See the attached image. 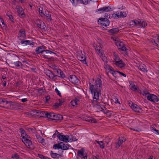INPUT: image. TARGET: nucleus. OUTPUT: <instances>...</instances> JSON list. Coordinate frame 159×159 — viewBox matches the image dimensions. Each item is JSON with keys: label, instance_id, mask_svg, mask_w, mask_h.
Returning <instances> with one entry per match:
<instances>
[{"label": "nucleus", "instance_id": "69168bd1", "mask_svg": "<svg viewBox=\"0 0 159 159\" xmlns=\"http://www.w3.org/2000/svg\"><path fill=\"white\" fill-rule=\"evenodd\" d=\"M83 2L82 4H88L89 2L90 1H89V0H83Z\"/></svg>", "mask_w": 159, "mask_h": 159}, {"label": "nucleus", "instance_id": "13d9d810", "mask_svg": "<svg viewBox=\"0 0 159 159\" xmlns=\"http://www.w3.org/2000/svg\"><path fill=\"white\" fill-rule=\"evenodd\" d=\"M22 62L23 63H25V64H24L25 65V68H26V67H27V68H29V67L27 66V65H26V64H27V65H29L30 66L29 64V62L27 61H26L25 60H23L22 61Z\"/></svg>", "mask_w": 159, "mask_h": 159}, {"label": "nucleus", "instance_id": "bf43d9fd", "mask_svg": "<svg viewBox=\"0 0 159 159\" xmlns=\"http://www.w3.org/2000/svg\"><path fill=\"white\" fill-rule=\"evenodd\" d=\"M30 69L33 72H36L35 70H36V68L35 66H34L33 65H31V67L30 68Z\"/></svg>", "mask_w": 159, "mask_h": 159}, {"label": "nucleus", "instance_id": "8fccbe9b", "mask_svg": "<svg viewBox=\"0 0 159 159\" xmlns=\"http://www.w3.org/2000/svg\"><path fill=\"white\" fill-rule=\"evenodd\" d=\"M38 141L39 143H41L43 145L46 144L45 142V139L43 138H42L41 137V139H39Z\"/></svg>", "mask_w": 159, "mask_h": 159}, {"label": "nucleus", "instance_id": "ddd939ff", "mask_svg": "<svg viewBox=\"0 0 159 159\" xmlns=\"http://www.w3.org/2000/svg\"><path fill=\"white\" fill-rule=\"evenodd\" d=\"M84 148H82L80 150H78L77 152V156L78 157L84 158V159H87V156H84Z\"/></svg>", "mask_w": 159, "mask_h": 159}, {"label": "nucleus", "instance_id": "5fc2aeb1", "mask_svg": "<svg viewBox=\"0 0 159 159\" xmlns=\"http://www.w3.org/2000/svg\"><path fill=\"white\" fill-rule=\"evenodd\" d=\"M108 72H110L111 73L114 77L116 78V71H115L113 70V69H110V70L108 71Z\"/></svg>", "mask_w": 159, "mask_h": 159}, {"label": "nucleus", "instance_id": "a19ab883", "mask_svg": "<svg viewBox=\"0 0 159 159\" xmlns=\"http://www.w3.org/2000/svg\"><path fill=\"white\" fill-rule=\"evenodd\" d=\"M41 9L40 8H39V15L42 17H44L45 16V14L43 11V9L41 8Z\"/></svg>", "mask_w": 159, "mask_h": 159}, {"label": "nucleus", "instance_id": "c03bdc74", "mask_svg": "<svg viewBox=\"0 0 159 159\" xmlns=\"http://www.w3.org/2000/svg\"><path fill=\"white\" fill-rule=\"evenodd\" d=\"M104 68L106 70H110V69H113V68L109 65L107 64L106 63H104Z\"/></svg>", "mask_w": 159, "mask_h": 159}, {"label": "nucleus", "instance_id": "0e129e2a", "mask_svg": "<svg viewBox=\"0 0 159 159\" xmlns=\"http://www.w3.org/2000/svg\"><path fill=\"white\" fill-rule=\"evenodd\" d=\"M59 103L56 102L54 103V106L55 108H57L61 106V105H60Z\"/></svg>", "mask_w": 159, "mask_h": 159}, {"label": "nucleus", "instance_id": "5701e85b", "mask_svg": "<svg viewBox=\"0 0 159 159\" xmlns=\"http://www.w3.org/2000/svg\"><path fill=\"white\" fill-rule=\"evenodd\" d=\"M50 155L52 158L57 159H58L59 157H61V154L56 153H54L52 151L50 152Z\"/></svg>", "mask_w": 159, "mask_h": 159}, {"label": "nucleus", "instance_id": "6ab92c4d", "mask_svg": "<svg viewBox=\"0 0 159 159\" xmlns=\"http://www.w3.org/2000/svg\"><path fill=\"white\" fill-rule=\"evenodd\" d=\"M18 35L19 37L23 39H25L26 38V35L24 29H21L20 30Z\"/></svg>", "mask_w": 159, "mask_h": 159}, {"label": "nucleus", "instance_id": "f257e3e1", "mask_svg": "<svg viewBox=\"0 0 159 159\" xmlns=\"http://www.w3.org/2000/svg\"><path fill=\"white\" fill-rule=\"evenodd\" d=\"M96 84H91L89 83V89L91 93L93 95V99L94 101H97L99 99V96H101V89L102 87L101 80L98 78L95 81Z\"/></svg>", "mask_w": 159, "mask_h": 159}, {"label": "nucleus", "instance_id": "4be33fe9", "mask_svg": "<svg viewBox=\"0 0 159 159\" xmlns=\"http://www.w3.org/2000/svg\"><path fill=\"white\" fill-rule=\"evenodd\" d=\"M78 58L79 60L81 61L83 64H86V66H88V65L87 64L86 61V57L84 56H83V54L82 55H80L78 56Z\"/></svg>", "mask_w": 159, "mask_h": 159}, {"label": "nucleus", "instance_id": "393cba45", "mask_svg": "<svg viewBox=\"0 0 159 159\" xmlns=\"http://www.w3.org/2000/svg\"><path fill=\"white\" fill-rule=\"evenodd\" d=\"M44 50L43 49H42L40 46L37 47L35 49L36 54H41V56Z\"/></svg>", "mask_w": 159, "mask_h": 159}, {"label": "nucleus", "instance_id": "4d7b16f0", "mask_svg": "<svg viewBox=\"0 0 159 159\" xmlns=\"http://www.w3.org/2000/svg\"><path fill=\"white\" fill-rule=\"evenodd\" d=\"M7 15L8 16L9 20H10L13 23H14L15 22L12 16L11 15H8V14H7Z\"/></svg>", "mask_w": 159, "mask_h": 159}, {"label": "nucleus", "instance_id": "7ed1b4c3", "mask_svg": "<svg viewBox=\"0 0 159 159\" xmlns=\"http://www.w3.org/2000/svg\"><path fill=\"white\" fill-rule=\"evenodd\" d=\"M145 94V95L148 94L147 96V98L149 101L155 103L159 101V99L154 94H151L148 92V93Z\"/></svg>", "mask_w": 159, "mask_h": 159}, {"label": "nucleus", "instance_id": "2eb2a0df", "mask_svg": "<svg viewBox=\"0 0 159 159\" xmlns=\"http://www.w3.org/2000/svg\"><path fill=\"white\" fill-rule=\"evenodd\" d=\"M9 102L6 99L0 98V107L7 108Z\"/></svg>", "mask_w": 159, "mask_h": 159}, {"label": "nucleus", "instance_id": "58836bf2", "mask_svg": "<svg viewBox=\"0 0 159 159\" xmlns=\"http://www.w3.org/2000/svg\"><path fill=\"white\" fill-rule=\"evenodd\" d=\"M61 142L58 144H55L53 145V148L55 149H59L62 148Z\"/></svg>", "mask_w": 159, "mask_h": 159}, {"label": "nucleus", "instance_id": "473e14b6", "mask_svg": "<svg viewBox=\"0 0 159 159\" xmlns=\"http://www.w3.org/2000/svg\"><path fill=\"white\" fill-rule=\"evenodd\" d=\"M139 68L140 70L144 72H147L148 71V70L146 68V66L144 65H140L139 66Z\"/></svg>", "mask_w": 159, "mask_h": 159}, {"label": "nucleus", "instance_id": "f3484780", "mask_svg": "<svg viewBox=\"0 0 159 159\" xmlns=\"http://www.w3.org/2000/svg\"><path fill=\"white\" fill-rule=\"evenodd\" d=\"M131 106V108L134 112L139 113L142 112V109L137 104H134V105Z\"/></svg>", "mask_w": 159, "mask_h": 159}, {"label": "nucleus", "instance_id": "e433bc0d", "mask_svg": "<svg viewBox=\"0 0 159 159\" xmlns=\"http://www.w3.org/2000/svg\"><path fill=\"white\" fill-rule=\"evenodd\" d=\"M137 20H131L129 22V25L131 27L137 26Z\"/></svg>", "mask_w": 159, "mask_h": 159}, {"label": "nucleus", "instance_id": "c9c22d12", "mask_svg": "<svg viewBox=\"0 0 159 159\" xmlns=\"http://www.w3.org/2000/svg\"><path fill=\"white\" fill-rule=\"evenodd\" d=\"M116 45L119 49H120L122 46L124 45V44L123 42L120 41H118L117 42H116Z\"/></svg>", "mask_w": 159, "mask_h": 159}, {"label": "nucleus", "instance_id": "72a5a7b5", "mask_svg": "<svg viewBox=\"0 0 159 159\" xmlns=\"http://www.w3.org/2000/svg\"><path fill=\"white\" fill-rule=\"evenodd\" d=\"M78 101H79V99L75 98V99L72 100L70 103L73 106L75 107V105H77V102Z\"/></svg>", "mask_w": 159, "mask_h": 159}, {"label": "nucleus", "instance_id": "79ce46f5", "mask_svg": "<svg viewBox=\"0 0 159 159\" xmlns=\"http://www.w3.org/2000/svg\"><path fill=\"white\" fill-rule=\"evenodd\" d=\"M114 18H119V12L117 11L116 13H114L112 14L111 17Z\"/></svg>", "mask_w": 159, "mask_h": 159}, {"label": "nucleus", "instance_id": "9d476101", "mask_svg": "<svg viewBox=\"0 0 159 159\" xmlns=\"http://www.w3.org/2000/svg\"><path fill=\"white\" fill-rule=\"evenodd\" d=\"M19 107L18 104L16 102H13L11 101H9L7 109L11 110L16 109L17 107Z\"/></svg>", "mask_w": 159, "mask_h": 159}, {"label": "nucleus", "instance_id": "412c9836", "mask_svg": "<svg viewBox=\"0 0 159 159\" xmlns=\"http://www.w3.org/2000/svg\"><path fill=\"white\" fill-rule=\"evenodd\" d=\"M20 43L22 44H25V45H34L35 43L32 41L26 40H21Z\"/></svg>", "mask_w": 159, "mask_h": 159}, {"label": "nucleus", "instance_id": "39448f33", "mask_svg": "<svg viewBox=\"0 0 159 159\" xmlns=\"http://www.w3.org/2000/svg\"><path fill=\"white\" fill-rule=\"evenodd\" d=\"M98 22L99 24L106 27L109 25L110 24V21L108 20V19L106 18H99Z\"/></svg>", "mask_w": 159, "mask_h": 159}, {"label": "nucleus", "instance_id": "20e7f679", "mask_svg": "<svg viewBox=\"0 0 159 159\" xmlns=\"http://www.w3.org/2000/svg\"><path fill=\"white\" fill-rule=\"evenodd\" d=\"M44 73L50 79H51L53 81L56 80L57 76L53 74L51 71L48 69H45L44 70Z\"/></svg>", "mask_w": 159, "mask_h": 159}, {"label": "nucleus", "instance_id": "c85d7f7f", "mask_svg": "<svg viewBox=\"0 0 159 159\" xmlns=\"http://www.w3.org/2000/svg\"><path fill=\"white\" fill-rule=\"evenodd\" d=\"M45 16H46L47 20L48 21H51L52 20V18L51 17V12L47 11V12H45Z\"/></svg>", "mask_w": 159, "mask_h": 159}, {"label": "nucleus", "instance_id": "864d4df0", "mask_svg": "<svg viewBox=\"0 0 159 159\" xmlns=\"http://www.w3.org/2000/svg\"><path fill=\"white\" fill-rule=\"evenodd\" d=\"M66 136L65 135H62L60 134H59L57 135V137L58 139H59L60 140L62 141V139L64 137H65Z\"/></svg>", "mask_w": 159, "mask_h": 159}, {"label": "nucleus", "instance_id": "aec40b11", "mask_svg": "<svg viewBox=\"0 0 159 159\" xmlns=\"http://www.w3.org/2000/svg\"><path fill=\"white\" fill-rule=\"evenodd\" d=\"M129 87L130 89L133 91L135 92L138 89H139V88L135 86L134 82L132 81H129Z\"/></svg>", "mask_w": 159, "mask_h": 159}, {"label": "nucleus", "instance_id": "de8ad7c7", "mask_svg": "<svg viewBox=\"0 0 159 159\" xmlns=\"http://www.w3.org/2000/svg\"><path fill=\"white\" fill-rule=\"evenodd\" d=\"M1 23L2 24V25H3V27H7V25L5 23L4 20L1 17H0V25L1 26Z\"/></svg>", "mask_w": 159, "mask_h": 159}, {"label": "nucleus", "instance_id": "f8f14e48", "mask_svg": "<svg viewBox=\"0 0 159 159\" xmlns=\"http://www.w3.org/2000/svg\"><path fill=\"white\" fill-rule=\"evenodd\" d=\"M69 80L72 84H75L77 83L79 81V80L75 75H70L67 78Z\"/></svg>", "mask_w": 159, "mask_h": 159}, {"label": "nucleus", "instance_id": "7c9ffc66", "mask_svg": "<svg viewBox=\"0 0 159 159\" xmlns=\"http://www.w3.org/2000/svg\"><path fill=\"white\" fill-rule=\"evenodd\" d=\"M55 113L53 112H47V117L50 119L53 120Z\"/></svg>", "mask_w": 159, "mask_h": 159}, {"label": "nucleus", "instance_id": "f704fd0d", "mask_svg": "<svg viewBox=\"0 0 159 159\" xmlns=\"http://www.w3.org/2000/svg\"><path fill=\"white\" fill-rule=\"evenodd\" d=\"M100 107L102 108V110H100L101 111H103L105 114H107L109 112V111L107 110L104 105H100Z\"/></svg>", "mask_w": 159, "mask_h": 159}, {"label": "nucleus", "instance_id": "ea45409f", "mask_svg": "<svg viewBox=\"0 0 159 159\" xmlns=\"http://www.w3.org/2000/svg\"><path fill=\"white\" fill-rule=\"evenodd\" d=\"M95 142L99 144L100 148L102 149H103L104 148L105 144L103 143V141H98L97 140H95Z\"/></svg>", "mask_w": 159, "mask_h": 159}, {"label": "nucleus", "instance_id": "dca6fc26", "mask_svg": "<svg viewBox=\"0 0 159 159\" xmlns=\"http://www.w3.org/2000/svg\"><path fill=\"white\" fill-rule=\"evenodd\" d=\"M35 24L38 27L42 30L44 29L46 27L45 23L39 19L36 20Z\"/></svg>", "mask_w": 159, "mask_h": 159}, {"label": "nucleus", "instance_id": "052dcab7", "mask_svg": "<svg viewBox=\"0 0 159 159\" xmlns=\"http://www.w3.org/2000/svg\"><path fill=\"white\" fill-rule=\"evenodd\" d=\"M12 157L15 158L16 159H18L19 158V156L17 153H16L12 156Z\"/></svg>", "mask_w": 159, "mask_h": 159}, {"label": "nucleus", "instance_id": "9b49d317", "mask_svg": "<svg viewBox=\"0 0 159 159\" xmlns=\"http://www.w3.org/2000/svg\"><path fill=\"white\" fill-rule=\"evenodd\" d=\"M56 75H55L57 76V77H56V80H58L59 78H60L62 79L66 78V76L64 74L63 71L60 69H58L56 71H55Z\"/></svg>", "mask_w": 159, "mask_h": 159}, {"label": "nucleus", "instance_id": "680f3d73", "mask_svg": "<svg viewBox=\"0 0 159 159\" xmlns=\"http://www.w3.org/2000/svg\"><path fill=\"white\" fill-rule=\"evenodd\" d=\"M114 101L115 102V103H118L119 104H120V102H119V100L118 98L116 97H115L114 98Z\"/></svg>", "mask_w": 159, "mask_h": 159}, {"label": "nucleus", "instance_id": "cd10ccee", "mask_svg": "<svg viewBox=\"0 0 159 159\" xmlns=\"http://www.w3.org/2000/svg\"><path fill=\"white\" fill-rule=\"evenodd\" d=\"M119 30L117 28H114L109 30L108 32L112 34H116Z\"/></svg>", "mask_w": 159, "mask_h": 159}, {"label": "nucleus", "instance_id": "338daca9", "mask_svg": "<svg viewBox=\"0 0 159 159\" xmlns=\"http://www.w3.org/2000/svg\"><path fill=\"white\" fill-rule=\"evenodd\" d=\"M52 67L55 71H57V70H58V69L57 68V67L54 65H52Z\"/></svg>", "mask_w": 159, "mask_h": 159}, {"label": "nucleus", "instance_id": "4c0bfd02", "mask_svg": "<svg viewBox=\"0 0 159 159\" xmlns=\"http://www.w3.org/2000/svg\"><path fill=\"white\" fill-rule=\"evenodd\" d=\"M113 61H116L121 59L119 56L118 54L116 52H113Z\"/></svg>", "mask_w": 159, "mask_h": 159}, {"label": "nucleus", "instance_id": "4468645a", "mask_svg": "<svg viewBox=\"0 0 159 159\" xmlns=\"http://www.w3.org/2000/svg\"><path fill=\"white\" fill-rule=\"evenodd\" d=\"M113 63L116 66L121 68L124 67L125 65V63L121 59L116 61H113Z\"/></svg>", "mask_w": 159, "mask_h": 159}, {"label": "nucleus", "instance_id": "09e8293b", "mask_svg": "<svg viewBox=\"0 0 159 159\" xmlns=\"http://www.w3.org/2000/svg\"><path fill=\"white\" fill-rule=\"evenodd\" d=\"M47 112H45L44 111H42L41 115L40 116V117H45L46 118L47 115Z\"/></svg>", "mask_w": 159, "mask_h": 159}, {"label": "nucleus", "instance_id": "0eeeda50", "mask_svg": "<svg viewBox=\"0 0 159 159\" xmlns=\"http://www.w3.org/2000/svg\"><path fill=\"white\" fill-rule=\"evenodd\" d=\"M112 11L111 8L109 6L104 7L96 10V12L99 14L106 12H108Z\"/></svg>", "mask_w": 159, "mask_h": 159}, {"label": "nucleus", "instance_id": "774afa93", "mask_svg": "<svg viewBox=\"0 0 159 159\" xmlns=\"http://www.w3.org/2000/svg\"><path fill=\"white\" fill-rule=\"evenodd\" d=\"M156 36V37H157V38H156L155 39H156V42L159 43V36H158V34H156L155 37Z\"/></svg>", "mask_w": 159, "mask_h": 159}, {"label": "nucleus", "instance_id": "2f4dec72", "mask_svg": "<svg viewBox=\"0 0 159 159\" xmlns=\"http://www.w3.org/2000/svg\"><path fill=\"white\" fill-rule=\"evenodd\" d=\"M68 140H69V142L75 141L77 140V139L75 137L72 135H68Z\"/></svg>", "mask_w": 159, "mask_h": 159}, {"label": "nucleus", "instance_id": "a18cd8bd", "mask_svg": "<svg viewBox=\"0 0 159 159\" xmlns=\"http://www.w3.org/2000/svg\"><path fill=\"white\" fill-rule=\"evenodd\" d=\"M102 48L101 46L100 45V44L98 46H96L95 48V49L96 52L98 53H100L101 52V50Z\"/></svg>", "mask_w": 159, "mask_h": 159}, {"label": "nucleus", "instance_id": "f03ea898", "mask_svg": "<svg viewBox=\"0 0 159 159\" xmlns=\"http://www.w3.org/2000/svg\"><path fill=\"white\" fill-rule=\"evenodd\" d=\"M52 52L49 50H44L41 56H42L44 59H48V61H54L55 58L53 57H50V55Z\"/></svg>", "mask_w": 159, "mask_h": 159}, {"label": "nucleus", "instance_id": "6e6d98bb", "mask_svg": "<svg viewBox=\"0 0 159 159\" xmlns=\"http://www.w3.org/2000/svg\"><path fill=\"white\" fill-rule=\"evenodd\" d=\"M22 140H25V139H31L30 136L29 135H28L26 133L25 134V135L24 136H22Z\"/></svg>", "mask_w": 159, "mask_h": 159}, {"label": "nucleus", "instance_id": "a211bd4d", "mask_svg": "<svg viewBox=\"0 0 159 159\" xmlns=\"http://www.w3.org/2000/svg\"><path fill=\"white\" fill-rule=\"evenodd\" d=\"M13 64L16 67L18 68L23 69L24 67H25V65L22 64V63L20 61H16L14 62Z\"/></svg>", "mask_w": 159, "mask_h": 159}, {"label": "nucleus", "instance_id": "6e6552de", "mask_svg": "<svg viewBox=\"0 0 159 159\" xmlns=\"http://www.w3.org/2000/svg\"><path fill=\"white\" fill-rule=\"evenodd\" d=\"M16 9L19 16L20 18H24L25 16V14L24 12L23 8L20 6H16Z\"/></svg>", "mask_w": 159, "mask_h": 159}, {"label": "nucleus", "instance_id": "a878e982", "mask_svg": "<svg viewBox=\"0 0 159 159\" xmlns=\"http://www.w3.org/2000/svg\"><path fill=\"white\" fill-rule=\"evenodd\" d=\"M61 149L63 150H66L69 149V147L70 146L68 144L64 143L61 142Z\"/></svg>", "mask_w": 159, "mask_h": 159}, {"label": "nucleus", "instance_id": "37998d69", "mask_svg": "<svg viewBox=\"0 0 159 159\" xmlns=\"http://www.w3.org/2000/svg\"><path fill=\"white\" fill-rule=\"evenodd\" d=\"M127 14L125 12L120 11L119 13V16L120 18H124L126 17Z\"/></svg>", "mask_w": 159, "mask_h": 159}, {"label": "nucleus", "instance_id": "b1692460", "mask_svg": "<svg viewBox=\"0 0 159 159\" xmlns=\"http://www.w3.org/2000/svg\"><path fill=\"white\" fill-rule=\"evenodd\" d=\"M63 116L60 114H55L53 120H62Z\"/></svg>", "mask_w": 159, "mask_h": 159}, {"label": "nucleus", "instance_id": "1a4fd4ad", "mask_svg": "<svg viewBox=\"0 0 159 159\" xmlns=\"http://www.w3.org/2000/svg\"><path fill=\"white\" fill-rule=\"evenodd\" d=\"M137 27L139 28L145 27L147 25V22L143 20H137Z\"/></svg>", "mask_w": 159, "mask_h": 159}, {"label": "nucleus", "instance_id": "e2e57ef3", "mask_svg": "<svg viewBox=\"0 0 159 159\" xmlns=\"http://www.w3.org/2000/svg\"><path fill=\"white\" fill-rule=\"evenodd\" d=\"M55 92L56 93H57V94L59 96L61 97V93L59 91V90H58V89H57V88H56L55 89Z\"/></svg>", "mask_w": 159, "mask_h": 159}, {"label": "nucleus", "instance_id": "bb28decb", "mask_svg": "<svg viewBox=\"0 0 159 159\" xmlns=\"http://www.w3.org/2000/svg\"><path fill=\"white\" fill-rule=\"evenodd\" d=\"M122 143V142L120 140V138L119 137L117 139V141L115 143L116 146L115 148L116 149H117L120 146Z\"/></svg>", "mask_w": 159, "mask_h": 159}, {"label": "nucleus", "instance_id": "c756f323", "mask_svg": "<svg viewBox=\"0 0 159 159\" xmlns=\"http://www.w3.org/2000/svg\"><path fill=\"white\" fill-rule=\"evenodd\" d=\"M85 120L86 121L91 123H97V121L95 119L91 117H87L85 118Z\"/></svg>", "mask_w": 159, "mask_h": 159}, {"label": "nucleus", "instance_id": "603ef678", "mask_svg": "<svg viewBox=\"0 0 159 159\" xmlns=\"http://www.w3.org/2000/svg\"><path fill=\"white\" fill-rule=\"evenodd\" d=\"M66 137L63 138L62 139V141L65 143H68L69 142V140H68V135H65Z\"/></svg>", "mask_w": 159, "mask_h": 159}, {"label": "nucleus", "instance_id": "423d86ee", "mask_svg": "<svg viewBox=\"0 0 159 159\" xmlns=\"http://www.w3.org/2000/svg\"><path fill=\"white\" fill-rule=\"evenodd\" d=\"M22 141L25 145L30 149L33 150L35 148V147L32 144L31 139H25V140H22Z\"/></svg>", "mask_w": 159, "mask_h": 159}, {"label": "nucleus", "instance_id": "49530a36", "mask_svg": "<svg viewBox=\"0 0 159 159\" xmlns=\"http://www.w3.org/2000/svg\"><path fill=\"white\" fill-rule=\"evenodd\" d=\"M19 130L21 134V136L22 137V136H24L25 135V134H26V132L24 129L20 128L19 129Z\"/></svg>", "mask_w": 159, "mask_h": 159}, {"label": "nucleus", "instance_id": "3c124183", "mask_svg": "<svg viewBox=\"0 0 159 159\" xmlns=\"http://www.w3.org/2000/svg\"><path fill=\"white\" fill-rule=\"evenodd\" d=\"M28 130L29 132L31 131L33 133H35L36 132V129L34 128H28Z\"/></svg>", "mask_w": 159, "mask_h": 159}]
</instances>
